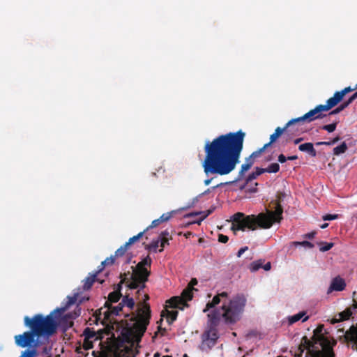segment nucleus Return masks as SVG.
<instances>
[{"mask_svg":"<svg viewBox=\"0 0 357 357\" xmlns=\"http://www.w3.org/2000/svg\"><path fill=\"white\" fill-rule=\"evenodd\" d=\"M357 89V84L355 86V87L351 88V86H348L342 89L340 91H336L333 96L329 98V100L333 104V105L335 107L336 106L339 102H341V100L343 99L344 96L353 91H355Z\"/></svg>","mask_w":357,"mask_h":357,"instance_id":"4468645a","label":"nucleus"},{"mask_svg":"<svg viewBox=\"0 0 357 357\" xmlns=\"http://www.w3.org/2000/svg\"><path fill=\"white\" fill-rule=\"evenodd\" d=\"M170 239H172V236L168 230H165L160 233L158 240H160L161 248L159 250V252H162L165 245H169Z\"/></svg>","mask_w":357,"mask_h":357,"instance_id":"f3484780","label":"nucleus"},{"mask_svg":"<svg viewBox=\"0 0 357 357\" xmlns=\"http://www.w3.org/2000/svg\"><path fill=\"white\" fill-rule=\"evenodd\" d=\"M122 296L121 293L119 289H116L115 291L111 292L108 295L109 301L116 303L119 301L121 297Z\"/></svg>","mask_w":357,"mask_h":357,"instance_id":"5701e85b","label":"nucleus"},{"mask_svg":"<svg viewBox=\"0 0 357 357\" xmlns=\"http://www.w3.org/2000/svg\"><path fill=\"white\" fill-rule=\"evenodd\" d=\"M347 148L348 147L347 144L344 142L340 145L333 149V154L335 155H339L342 153H344L347 150Z\"/></svg>","mask_w":357,"mask_h":357,"instance_id":"393cba45","label":"nucleus"},{"mask_svg":"<svg viewBox=\"0 0 357 357\" xmlns=\"http://www.w3.org/2000/svg\"><path fill=\"white\" fill-rule=\"evenodd\" d=\"M320 245H323V246H321L319 250L321 252H326V251H328L329 250H331L334 244L333 243H326V242H321L319 243Z\"/></svg>","mask_w":357,"mask_h":357,"instance_id":"e433bc0d","label":"nucleus"},{"mask_svg":"<svg viewBox=\"0 0 357 357\" xmlns=\"http://www.w3.org/2000/svg\"><path fill=\"white\" fill-rule=\"evenodd\" d=\"M356 98L352 95L349 98L344 102L347 104V107Z\"/></svg>","mask_w":357,"mask_h":357,"instance_id":"4d7b16f0","label":"nucleus"},{"mask_svg":"<svg viewBox=\"0 0 357 357\" xmlns=\"http://www.w3.org/2000/svg\"><path fill=\"white\" fill-rule=\"evenodd\" d=\"M93 342L91 340H86V339L84 340L83 348L85 350L91 349L93 348Z\"/></svg>","mask_w":357,"mask_h":357,"instance_id":"58836bf2","label":"nucleus"},{"mask_svg":"<svg viewBox=\"0 0 357 357\" xmlns=\"http://www.w3.org/2000/svg\"><path fill=\"white\" fill-rule=\"evenodd\" d=\"M346 285L344 279L339 275L336 276L331 280L330 287L327 290V294H330L334 291H342L345 289Z\"/></svg>","mask_w":357,"mask_h":357,"instance_id":"ddd939ff","label":"nucleus"},{"mask_svg":"<svg viewBox=\"0 0 357 357\" xmlns=\"http://www.w3.org/2000/svg\"><path fill=\"white\" fill-rule=\"evenodd\" d=\"M257 176L255 175V172H252L248 175V176L246 178V183H248L249 182L252 181V180L255 179Z\"/></svg>","mask_w":357,"mask_h":357,"instance_id":"49530a36","label":"nucleus"},{"mask_svg":"<svg viewBox=\"0 0 357 357\" xmlns=\"http://www.w3.org/2000/svg\"><path fill=\"white\" fill-rule=\"evenodd\" d=\"M356 98L352 95L349 98L344 102L347 104V107Z\"/></svg>","mask_w":357,"mask_h":357,"instance_id":"6e6d98bb","label":"nucleus"},{"mask_svg":"<svg viewBox=\"0 0 357 357\" xmlns=\"http://www.w3.org/2000/svg\"><path fill=\"white\" fill-rule=\"evenodd\" d=\"M177 316L178 311L176 310L167 311V321L169 324H171L176 319Z\"/></svg>","mask_w":357,"mask_h":357,"instance_id":"c756f323","label":"nucleus"},{"mask_svg":"<svg viewBox=\"0 0 357 357\" xmlns=\"http://www.w3.org/2000/svg\"><path fill=\"white\" fill-rule=\"evenodd\" d=\"M316 145L317 146H320V145L331 146L333 144L331 141H328V142H319L316 143Z\"/></svg>","mask_w":357,"mask_h":357,"instance_id":"864d4df0","label":"nucleus"},{"mask_svg":"<svg viewBox=\"0 0 357 357\" xmlns=\"http://www.w3.org/2000/svg\"><path fill=\"white\" fill-rule=\"evenodd\" d=\"M315 234H316V231H312V232L306 234L305 235V238H307L309 239H312L314 237Z\"/></svg>","mask_w":357,"mask_h":357,"instance_id":"3c124183","label":"nucleus"},{"mask_svg":"<svg viewBox=\"0 0 357 357\" xmlns=\"http://www.w3.org/2000/svg\"><path fill=\"white\" fill-rule=\"evenodd\" d=\"M248 250V246H245L243 248H241L237 252V257H241V255L246 251Z\"/></svg>","mask_w":357,"mask_h":357,"instance_id":"8fccbe9b","label":"nucleus"},{"mask_svg":"<svg viewBox=\"0 0 357 357\" xmlns=\"http://www.w3.org/2000/svg\"><path fill=\"white\" fill-rule=\"evenodd\" d=\"M160 240H153L150 244L145 246V249L148 250H152L155 252H157V248L159 246Z\"/></svg>","mask_w":357,"mask_h":357,"instance_id":"7c9ffc66","label":"nucleus"},{"mask_svg":"<svg viewBox=\"0 0 357 357\" xmlns=\"http://www.w3.org/2000/svg\"><path fill=\"white\" fill-rule=\"evenodd\" d=\"M333 107H334V106L328 99L326 101V105H319L316 106L313 109H311L305 114L303 116L291 119L294 126H296V134L300 135L301 133L305 132L302 128H299V127L304 123H310L314 120L322 119L326 116L325 114H323V112H328Z\"/></svg>","mask_w":357,"mask_h":357,"instance_id":"423d86ee","label":"nucleus"},{"mask_svg":"<svg viewBox=\"0 0 357 357\" xmlns=\"http://www.w3.org/2000/svg\"><path fill=\"white\" fill-rule=\"evenodd\" d=\"M294 243L296 245H303V246L307 247L308 248H314V245L312 243L307 241H304L302 242H294Z\"/></svg>","mask_w":357,"mask_h":357,"instance_id":"a19ab883","label":"nucleus"},{"mask_svg":"<svg viewBox=\"0 0 357 357\" xmlns=\"http://www.w3.org/2000/svg\"><path fill=\"white\" fill-rule=\"evenodd\" d=\"M202 213H203L202 211H199V212H197V213H191L188 214L187 217H192V216H195V215L202 214Z\"/></svg>","mask_w":357,"mask_h":357,"instance_id":"69168bd1","label":"nucleus"},{"mask_svg":"<svg viewBox=\"0 0 357 357\" xmlns=\"http://www.w3.org/2000/svg\"><path fill=\"white\" fill-rule=\"evenodd\" d=\"M84 335L85 336L84 339L91 340V339L96 337V334L94 331L89 328H86L84 331Z\"/></svg>","mask_w":357,"mask_h":357,"instance_id":"473e14b6","label":"nucleus"},{"mask_svg":"<svg viewBox=\"0 0 357 357\" xmlns=\"http://www.w3.org/2000/svg\"><path fill=\"white\" fill-rule=\"evenodd\" d=\"M283 208L280 201L275 203V211L266 209V213L258 215H246L238 212L232 216L231 229L245 231V229L256 230L257 229H269L275 222H279L282 219Z\"/></svg>","mask_w":357,"mask_h":357,"instance_id":"7ed1b4c3","label":"nucleus"},{"mask_svg":"<svg viewBox=\"0 0 357 357\" xmlns=\"http://www.w3.org/2000/svg\"><path fill=\"white\" fill-rule=\"evenodd\" d=\"M37 337L36 333L31 330L26 331L22 334L17 335L14 337L15 344L22 348L26 347H31L32 344H36L35 337Z\"/></svg>","mask_w":357,"mask_h":357,"instance_id":"9d476101","label":"nucleus"},{"mask_svg":"<svg viewBox=\"0 0 357 357\" xmlns=\"http://www.w3.org/2000/svg\"><path fill=\"white\" fill-rule=\"evenodd\" d=\"M298 149L302 152H307L312 157H315L317 155V151L314 148L313 144L311 142H307L299 145Z\"/></svg>","mask_w":357,"mask_h":357,"instance_id":"a211bd4d","label":"nucleus"},{"mask_svg":"<svg viewBox=\"0 0 357 357\" xmlns=\"http://www.w3.org/2000/svg\"><path fill=\"white\" fill-rule=\"evenodd\" d=\"M68 303L66 304V307L72 305L73 304H74L76 301H77V296L75 295L73 296H68Z\"/></svg>","mask_w":357,"mask_h":357,"instance_id":"c03bdc74","label":"nucleus"},{"mask_svg":"<svg viewBox=\"0 0 357 357\" xmlns=\"http://www.w3.org/2000/svg\"><path fill=\"white\" fill-rule=\"evenodd\" d=\"M193 290H195V289L188 287L182 291L181 296L172 297L167 301L169 304V307L172 308H178L181 310H184L185 307H188V304L187 302L192 299Z\"/></svg>","mask_w":357,"mask_h":357,"instance_id":"1a4fd4ad","label":"nucleus"},{"mask_svg":"<svg viewBox=\"0 0 357 357\" xmlns=\"http://www.w3.org/2000/svg\"><path fill=\"white\" fill-rule=\"evenodd\" d=\"M220 302V298L217 294L213 298L211 301H209L207 303L206 307L204 309L203 312H206L208 311L210 309L215 307V306L217 305L218 304H219Z\"/></svg>","mask_w":357,"mask_h":357,"instance_id":"4be33fe9","label":"nucleus"},{"mask_svg":"<svg viewBox=\"0 0 357 357\" xmlns=\"http://www.w3.org/2000/svg\"><path fill=\"white\" fill-rule=\"evenodd\" d=\"M158 332H161L162 333V335H164V333L166 332V329L165 328H162L160 326H159L158 327Z\"/></svg>","mask_w":357,"mask_h":357,"instance_id":"338daca9","label":"nucleus"},{"mask_svg":"<svg viewBox=\"0 0 357 357\" xmlns=\"http://www.w3.org/2000/svg\"><path fill=\"white\" fill-rule=\"evenodd\" d=\"M337 123L338 122L335 121L331 124L324 125L322 126L321 128L324 130H326L328 132H333V131L335 130Z\"/></svg>","mask_w":357,"mask_h":357,"instance_id":"c9c22d12","label":"nucleus"},{"mask_svg":"<svg viewBox=\"0 0 357 357\" xmlns=\"http://www.w3.org/2000/svg\"><path fill=\"white\" fill-rule=\"evenodd\" d=\"M270 146H271L270 144L266 143L264 145L263 147H261L259 150H257V151H259V154L261 155L265 151V149H267Z\"/></svg>","mask_w":357,"mask_h":357,"instance_id":"5fc2aeb1","label":"nucleus"},{"mask_svg":"<svg viewBox=\"0 0 357 357\" xmlns=\"http://www.w3.org/2000/svg\"><path fill=\"white\" fill-rule=\"evenodd\" d=\"M64 310L57 308L46 317L41 314H35L32 318L26 316L24 318V325L33 330L37 337L52 336L56 332L59 326L57 319L54 314L56 312H61Z\"/></svg>","mask_w":357,"mask_h":357,"instance_id":"20e7f679","label":"nucleus"},{"mask_svg":"<svg viewBox=\"0 0 357 357\" xmlns=\"http://www.w3.org/2000/svg\"><path fill=\"white\" fill-rule=\"evenodd\" d=\"M245 303L246 299L243 295H237L230 300L228 304L224 303L220 309H215L208 314V329L204 333L206 338L215 343L219 337L218 326L220 318L222 317L227 324L236 323Z\"/></svg>","mask_w":357,"mask_h":357,"instance_id":"f03ea898","label":"nucleus"},{"mask_svg":"<svg viewBox=\"0 0 357 357\" xmlns=\"http://www.w3.org/2000/svg\"><path fill=\"white\" fill-rule=\"evenodd\" d=\"M99 273V272L96 271L95 273L90 274L87 278H86L83 282V289L84 290H89L91 288L93 284L96 280L97 275Z\"/></svg>","mask_w":357,"mask_h":357,"instance_id":"aec40b11","label":"nucleus"},{"mask_svg":"<svg viewBox=\"0 0 357 357\" xmlns=\"http://www.w3.org/2000/svg\"><path fill=\"white\" fill-rule=\"evenodd\" d=\"M280 170V165L278 163L274 162L269 165L266 168V172L268 173H277Z\"/></svg>","mask_w":357,"mask_h":357,"instance_id":"2f4dec72","label":"nucleus"},{"mask_svg":"<svg viewBox=\"0 0 357 357\" xmlns=\"http://www.w3.org/2000/svg\"><path fill=\"white\" fill-rule=\"evenodd\" d=\"M218 295L220 298H227L228 296V294L225 291L218 294Z\"/></svg>","mask_w":357,"mask_h":357,"instance_id":"e2e57ef3","label":"nucleus"},{"mask_svg":"<svg viewBox=\"0 0 357 357\" xmlns=\"http://www.w3.org/2000/svg\"><path fill=\"white\" fill-rule=\"evenodd\" d=\"M115 261V257L111 256L110 257H107L101 263L100 268L98 271V272L102 271V270L104 268L105 266L108 265H112L114 264Z\"/></svg>","mask_w":357,"mask_h":357,"instance_id":"c85d7f7f","label":"nucleus"},{"mask_svg":"<svg viewBox=\"0 0 357 357\" xmlns=\"http://www.w3.org/2000/svg\"><path fill=\"white\" fill-rule=\"evenodd\" d=\"M259 155H260V154H259V151H254V152L250 155V158H250V159H251V158H257V157H259Z\"/></svg>","mask_w":357,"mask_h":357,"instance_id":"680f3d73","label":"nucleus"},{"mask_svg":"<svg viewBox=\"0 0 357 357\" xmlns=\"http://www.w3.org/2000/svg\"><path fill=\"white\" fill-rule=\"evenodd\" d=\"M120 278H121V281L118 284L116 289H119L120 291H121V289H122V284H126V286L128 287V284L130 282V280H128V277L124 276V273H121Z\"/></svg>","mask_w":357,"mask_h":357,"instance_id":"f704fd0d","label":"nucleus"},{"mask_svg":"<svg viewBox=\"0 0 357 357\" xmlns=\"http://www.w3.org/2000/svg\"><path fill=\"white\" fill-rule=\"evenodd\" d=\"M245 133L241 130L219 135L204 145L202 167L206 175L225 176L240 162Z\"/></svg>","mask_w":357,"mask_h":357,"instance_id":"f257e3e1","label":"nucleus"},{"mask_svg":"<svg viewBox=\"0 0 357 357\" xmlns=\"http://www.w3.org/2000/svg\"><path fill=\"white\" fill-rule=\"evenodd\" d=\"M312 347L313 344L306 336H303L298 348L299 353L297 356L301 357L304 351L307 349L306 357H335L331 345H328L324 350H312L310 349Z\"/></svg>","mask_w":357,"mask_h":357,"instance_id":"6e6552de","label":"nucleus"},{"mask_svg":"<svg viewBox=\"0 0 357 357\" xmlns=\"http://www.w3.org/2000/svg\"><path fill=\"white\" fill-rule=\"evenodd\" d=\"M353 310L354 309L351 306L350 307L345 309L344 311L338 313L337 315L338 317V318H336V317L333 318L331 320V323L334 324L340 322V321L348 320L353 314Z\"/></svg>","mask_w":357,"mask_h":357,"instance_id":"2eb2a0df","label":"nucleus"},{"mask_svg":"<svg viewBox=\"0 0 357 357\" xmlns=\"http://www.w3.org/2000/svg\"><path fill=\"white\" fill-rule=\"evenodd\" d=\"M346 107H347V104L344 103V102L343 103H342L340 106H338L337 108H335V109H333V111H331L330 113H329V115H333V114H338L340 113V112H342V110H344Z\"/></svg>","mask_w":357,"mask_h":357,"instance_id":"4c0bfd02","label":"nucleus"},{"mask_svg":"<svg viewBox=\"0 0 357 357\" xmlns=\"http://www.w3.org/2000/svg\"><path fill=\"white\" fill-rule=\"evenodd\" d=\"M112 303V302L109 301V299H108L105 303V307H107V310H112V306L111 304Z\"/></svg>","mask_w":357,"mask_h":357,"instance_id":"bf43d9fd","label":"nucleus"},{"mask_svg":"<svg viewBox=\"0 0 357 357\" xmlns=\"http://www.w3.org/2000/svg\"><path fill=\"white\" fill-rule=\"evenodd\" d=\"M303 140V138H297L294 141V143L295 144H299L301 142H302Z\"/></svg>","mask_w":357,"mask_h":357,"instance_id":"774afa93","label":"nucleus"},{"mask_svg":"<svg viewBox=\"0 0 357 357\" xmlns=\"http://www.w3.org/2000/svg\"><path fill=\"white\" fill-rule=\"evenodd\" d=\"M263 262H264V260L259 259V260H257V261H253L252 263H251L250 265V267H249L251 272H255V271H258L260 268H261Z\"/></svg>","mask_w":357,"mask_h":357,"instance_id":"cd10ccee","label":"nucleus"},{"mask_svg":"<svg viewBox=\"0 0 357 357\" xmlns=\"http://www.w3.org/2000/svg\"><path fill=\"white\" fill-rule=\"evenodd\" d=\"M265 271H269L271 268V265L270 262L266 263L264 266H262V267Z\"/></svg>","mask_w":357,"mask_h":357,"instance_id":"052dcab7","label":"nucleus"},{"mask_svg":"<svg viewBox=\"0 0 357 357\" xmlns=\"http://www.w3.org/2000/svg\"><path fill=\"white\" fill-rule=\"evenodd\" d=\"M258 183H255V187H251V188H249L246 190L247 192H257V186Z\"/></svg>","mask_w":357,"mask_h":357,"instance_id":"603ef678","label":"nucleus"},{"mask_svg":"<svg viewBox=\"0 0 357 357\" xmlns=\"http://www.w3.org/2000/svg\"><path fill=\"white\" fill-rule=\"evenodd\" d=\"M151 258L149 255L143 258L135 266H131L132 272L124 273V276L128 277L130 282L128 284V288L130 289H137V294L146 287V282L149 280L151 271L149 268L151 266Z\"/></svg>","mask_w":357,"mask_h":357,"instance_id":"39448f33","label":"nucleus"},{"mask_svg":"<svg viewBox=\"0 0 357 357\" xmlns=\"http://www.w3.org/2000/svg\"><path fill=\"white\" fill-rule=\"evenodd\" d=\"M123 307V303H119L118 305L112 307V310H106L104 314V318L106 320H109L112 317L117 316Z\"/></svg>","mask_w":357,"mask_h":357,"instance_id":"dca6fc26","label":"nucleus"},{"mask_svg":"<svg viewBox=\"0 0 357 357\" xmlns=\"http://www.w3.org/2000/svg\"><path fill=\"white\" fill-rule=\"evenodd\" d=\"M340 140V137L339 136H337L336 137L333 138L332 140H331L332 144H335L337 142Z\"/></svg>","mask_w":357,"mask_h":357,"instance_id":"0e129e2a","label":"nucleus"},{"mask_svg":"<svg viewBox=\"0 0 357 357\" xmlns=\"http://www.w3.org/2000/svg\"><path fill=\"white\" fill-rule=\"evenodd\" d=\"M129 246L126 245L125 243L123 245L121 246L119 249H117L115 252L114 257H122L125 255L126 252L127 251Z\"/></svg>","mask_w":357,"mask_h":357,"instance_id":"72a5a7b5","label":"nucleus"},{"mask_svg":"<svg viewBox=\"0 0 357 357\" xmlns=\"http://www.w3.org/2000/svg\"><path fill=\"white\" fill-rule=\"evenodd\" d=\"M36 354V351L35 350H29V349H26L25 350L22 354V356L21 357H33L34 354Z\"/></svg>","mask_w":357,"mask_h":357,"instance_id":"79ce46f5","label":"nucleus"},{"mask_svg":"<svg viewBox=\"0 0 357 357\" xmlns=\"http://www.w3.org/2000/svg\"><path fill=\"white\" fill-rule=\"evenodd\" d=\"M253 165V161L250 158L246 159L245 163L243 164L241 167V169L238 172V176L236 181H240L243 178L245 172L249 170Z\"/></svg>","mask_w":357,"mask_h":357,"instance_id":"6ab92c4d","label":"nucleus"},{"mask_svg":"<svg viewBox=\"0 0 357 357\" xmlns=\"http://www.w3.org/2000/svg\"><path fill=\"white\" fill-rule=\"evenodd\" d=\"M197 284V280L196 278H192L190 283L188 284V287H193L194 285H196Z\"/></svg>","mask_w":357,"mask_h":357,"instance_id":"13d9d810","label":"nucleus"},{"mask_svg":"<svg viewBox=\"0 0 357 357\" xmlns=\"http://www.w3.org/2000/svg\"><path fill=\"white\" fill-rule=\"evenodd\" d=\"M202 212L203 215L199 218L198 221L195 222L198 225H200L201 222H202L206 217H208L213 212V209H208L206 212Z\"/></svg>","mask_w":357,"mask_h":357,"instance_id":"ea45409f","label":"nucleus"},{"mask_svg":"<svg viewBox=\"0 0 357 357\" xmlns=\"http://www.w3.org/2000/svg\"><path fill=\"white\" fill-rule=\"evenodd\" d=\"M305 315V312H301L296 314L289 317L288 318L289 324H293L296 323V321L301 319Z\"/></svg>","mask_w":357,"mask_h":357,"instance_id":"bb28decb","label":"nucleus"},{"mask_svg":"<svg viewBox=\"0 0 357 357\" xmlns=\"http://www.w3.org/2000/svg\"><path fill=\"white\" fill-rule=\"evenodd\" d=\"M296 126H294L293 121L291 119L289 121L285 126L283 128L277 127L275 130V132L271 135L270 136V141L268 142L271 145L274 142H276V140L285 132L287 131H295Z\"/></svg>","mask_w":357,"mask_h":357,"instance_id":"f8f14e48","label":"nucleus"},{"mask_svg":"<svg viewBox=\"0 0 357 357\" xmlns=\"http://www.w3.org/2000/svg\"><path fill=\"white\" fill-rule=\"evenodd\" d=\"M338 218V215L337 214H326L325 215L323 216V220H335Z\"/></svg>","mask_w":357,"mask_h":357,"instance_id":"37998d69","label":"nucleus"},{"mask_svg":"<svg viewBox=\"0 0 357 357\" xmlns=\"http://www.w3.org/2000/svg\"><path fill=\"white\" fill-rule=\"evenodd\" d=\"M324 328L323 325L319 326L314 331V335L312 337V341L310 340L313 346H314V344H317V342H319L321 345L323 349L324 348H326L328 345H331L330 341L328 340L327 337H326L323 334H321L322 331ZM310 349L314 350V347H312Z\"/></svg>","mask_w":357,"mask_h":357,"instance_id":"9b49d317","label":"nucleus"},{"mask_svg":"<svg viewBox=\"0 0 357 357\" xmlns=\"http://www.w3.org/2000/svg\"><path fill=\"white\" fill-rule=\"evenodd\" d=\"M264 172H266V168H260V167H257V168H256V170H255V175H256L257 176H259V175L262 174H263V173H264Z\"/></svg>","mask_w":357,"mask_h":357,"instance_id":"de8ad7c7","label":"nucleus"},{"mask_svg":"<svg viewBox=\"0 0 357 357\" xmlns=\"http://www.w3.org/2000/svg\"><path fill=\"white\" fill-rule=\"evenodd\" d=\"M149 229V227H147L146 229H144L143 231H141L139 232L138 234H137L136 236H134L131 238H129L128 241L126 243V245L128 246H130V245H132V243H134L135 242L137 241L138 240H139L140 238H142L143 236V235L144 234V233Z\"/></svg>","mask_w":357,"mask_h":357,"instance_id":"a878e982","label":"nucleus"},{"mask_svg":"<svg viewBox=\"0 0 357 357\" xmlns=\"http://www.w3.org/2000/svg\"><path fill=\"white\" fill-rule=\"evenodd\" d=\"M123 303V307L127 306L130 310H132L135 306V301L132 298L129 297L128 295H126L123 297L122 301L121 302Z\"/></svg>","mask_w":357,"mask_h":357,"instance_id":"b1692460","label":"nucleus"},{"mask_svg":"<svg viewBox=\"0 0 357 357\" xmlns=\"http://www.w3.org/2000/svg\"><path fill=\"white\" fill-rule=\"evenodd\" d=\"M172 213L173 212L163 213L159 218L152 221L151 225L148 227H149V229L154 228L158 227L160 223L168 221L171 218Z\"/></svg>","mask_w":357,"mask_h":357,"instance_id":"412c9836","label":"nucleus"},{"mask_svg":"<svg viewBox=\"0 0 357 357\" xmlns=\"http://www.w3.org/2000/svg\"><path fill=\"white\" fill-rule=\"evenodd\" d=\"M229 241V238L227 236L224 234H219L218 235V241L222 243H226Z\"/></svg>","mask_w":357,"mask_h":357,"instance_id":"a18cd8bd","label":"nucleus"},{"mask_svg":"<svg viewBox=\"0 0 357 357\" xmlns=\"http://www.w3.org/2000/svg\"><path fill=\"white\" fill-rule=\"evenodd\" d=\"M287 160H288L287 158L283 154H280L278 155V160L279 162H280L282 164L284 163Z\"/></svg>","mask_w":357,"mask_h":357,"instance_id":"09e8293b","label":"nucleus"},{"mask_svg":"<svg viewBox=\"0 0 357 357\" xmlns=\"http://www.w3.org/2000/svg\"><path fill=\"white\" fill-rule=\"evenodd\" d=\"M150 319L151 310L149 304H144L142 307L139 308L137 314L131 319L132 321H135L131 331L139 338H141L146 332Z\"/></svg>","mask_w":357,"mask_h":357,"instance_id":"0eeeda50","label":"nucleus"}]
</instances>
